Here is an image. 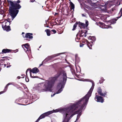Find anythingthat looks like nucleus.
I'll use <instances>...</instances> for the list:
<instances>
[{
	"instance_id": "obj_21",
	"label": "nucleus",
	"mask_w": 122,
	"mask_h": 122,
	"mask_svg": "<svg viewBox=\"0 0 122 122\" xmlns=\"http://www.w3.org/2000/svg\"><path fill=\"white\" fill-rule=\"evenodd\" d=\"M80 61L79 58L77 57L76 56L75 58V64H78Z\"/></svg>"
},
{
	"instance_id": "obj_38",
	"label": "nucleus",
	"mask_w": 122,
	"mask_h": 122,
	"mask_svg": "<svg viewBox=\"0 0 122 122\" xmlns=\"http://www.w3.org/2000/svg\"><path fill=\"white\" fill-rule=\"evenodd\" d=\"M82 16H85V17L86 16V15L85 14H82Z\"/></svg>"
},
{
	"instance_id": "obj_15",
	"label": "nucleus",
	"mask_w": 122,
	"mask_h": 122,
	"mask_svg": "<svg viewBox=\"0 0 122 122\" xmlns=\"http://www.w3.org/2000/svg\"><path fill=\"white\" fill-rule=\"evenodd\" d=\"M84 33L82 30L81 31H79L76 35V36L77 37V36H79L80 37H83L85 34Z\"/></svg>"
},
{
	"instance_id": "obj_26",
	"label": "nucleus",
	"mask_w": 122,
	"mask_h": 122,
	"mask_svg": "<svg viewBox=\"0 0 122 122\" xmlns=\"http://www.w3.org/2000/svg\"><path fill=\"white\" fill-rule=\"evenodd\" d=\"M119 15H120V16L117 17V19L120 18L122 15V8L121 9L120 12L119 13Z\"/></svg>"
},
{
	"instance_id": "obj_1",
	"label": "nucleus",
	"mask_w": 122,
	"mask_h": 122,
	"mask_svg": "<svg viewBox=\"0 0 122 122\" xmlns=\"http://www.w3.org/2000/svg\"><path fill=\"white\" fill-rule=\"evenodd\" d=\"M61 76L62 80L61 81L60 84L61 85V87L56 92V94L60 93L62 91V88L63 85L65 84L67 80V74L65 71L61 68H60L58 71L57 73L54 77L49 78V80L45 82L44 84L40 87V86L38 87V90L41 92H44L50 91L55 81L57 80L58 78Z\"/></svg>"
},
{
	"instance_id": "obj_46",
	"label": "nucleus",
	"mask_w": 122,
	"mask_h": 122,
	"mask_svg": "<svg viewBox=\"0 0 122 122\" xmlns=\"http://www.w3.org/2000/svg\"><path fill=\"white\" fill-rule=\"evenodd\" d=\"M25 34V33L24 32H22V35H23V34Z\"/></svg>"
},
{
	"instance_id": "obj_41",
	"label": "nucleus",
	"mask_w": 122,
	"mask_h": 122,
	"mask_svg": "<svg viewBox=\"0 0 122 122\" xmlns=\"http://www.w3.org/2000/svg\"><path fill=\"white\" fill-rule=\"evenodd\" d=\"M20 78H21L20 77V76H18L17 77V78L18 79H20Z\"/></svg>"
},
{
	"instance_id": "obj_24",
	"label": "nucleus",
	"mask_w": 122,
	"mask_h": 122,
	"mask_svg": "<svg viewBox=\"0 0 122 122\" xmlns=\"http://www.w3.org/2000/svg\"><path fill=\"white\" fill-rule=\"evenodd\" d=\"M117 20V19H113L112 20H110L109 21L111 24H113L116 23V21Z\"/></svg>"
},
{
	"instance_id": "obj_9",
	"label": "nucleus",
	"mask_w": 122,
	"mask_h": 122,
	"mask_svg": "<svg viewBox=\"0 0 122 122\" xmlns=\"http://www.w3.org/2000/svg\"><path fill=\"white\" fill-rule=\"evenodd\" d=\"M18 51V50L17 49L16 50H12L8 49H3L1 53H0V54H3L4 53H6L9 52L13 53V52H16Z\"/></svg>"
},
{
	"instance_id": "obj_17",
	"label": "nucleus",
	"mask_w": 122,
	"mask_h": 122,
	"mask_svg": "<svg viewBox=\"0 0 122 122\" xmlns=\"http://www.w3.org/2000/svg\"><path fill=\"white\" fill-rule=\"evenodd\" d=\"M11 84L10 83H8L5 87V89H4V91H2V92H0V94L4 93L5 91H6L8 87V86L9 85Z\"/></svg>"
},
{
	"instance_id": "obj_19",
	"label": "nucleus",
	"mask_w": 122,
	"mask_h": 122,
	"mask_svg": "<svg viewBox=\"0 0 122 122\" xmlns=\"http://www.w3.org/2000/svg\"><path fill=\"white\" fill-rule=\"evenodd\" d=\"M87 45L88 47H89L90 49H92V44L93 43V42L92 41H91L90 42H88L87 41L86 42Z\"/></svg>"
},
{
	"instance_id": "obj_6",
	"label": "nucleus",
	"mask_w": 122,
	"mask_h": 122,
	"mask_svg": "<svg viewBox=\"0 0 122 122\" xmlns=\"http://www.w3.org/2000/svg\"><path fill=\"white\" fill-rule=\"evenodd\" d=\"M97 92L99 95L104 97L107 96V92L106 91H103L102 89L100 87H99L98 88Z\"/></svg>"
},
{
	"instance_id": "obj_31",
	"label": "nucleus",
	"mask_w": 122,
	"mask_h": 122,
	"mask_svg": "<svg viewBox=\"0 0 122 122\" xmlns=\"http://www.w3.org/2000/svg\"><path fill=\"white\" fill-rule=\"evenodd\" d=\"M51 31L53 32V34H55L56 32V31L54 29L51 30Z\"/></svg>"
},
{
	"instance_id": "obj_8",
	"label": "nucleus",
	"mask_w": 122,
	"mask_h": 122,
	"mask_svg": "<svg viewBox=\"0 0 122 122\" xmlns=\"http://www.w3.org/2000/svg\"><path fill=\"white\" fill-rule=\"evenodd\" d=\"M77 25H78L79 26H81L83 28H85V24L81 22L80 21H77L73 25V28L72 30H75Z\"/></svg>"
},
{
	"instance_id": "obj_12",
	"label": "nucleus",
	"mask_w": 122,
	"mask_h": 122,
	"mask_svg": "<svg viewBox=\"0 0 122 122\" xmlns=\"http://www.w3.org/2000/svg\"><path fill=\"white\" fill-rule=\"evenodd\" d=\"M32 35L33 34L32 33H26L25 34V37L27 38H29V39H27L26 40L28 41H29L30 40H29V39H32L33 38V37L32 36Z\"/></svg>"
},
{
	"instance_id": "obj_51",
	"label": "nucleus",
	"mask_w": 122,
	"mask_h": 122,
	"mask_svg": "<svg viewBox=\"0 0 122 122\" xmlns=\"http://www.w3.org/2000/svg\"><path fill=\"white\" fill-rule=\"evenodd\" d=\"M42 64H40V66H41L42 65Z\"/></svg>"
},
{
	"instance_id": "obj_35",
	"label": "nucleus",
	"mask_w": 122,
	"mask_h": 122,
	"mask_svg": "<svg viewBox=\"0 0 122 122\" xmlns=\"http://www.w3.org/2000/svg\"><path fill=\"white\" fill-rule=\"evenodd\" d=\"M84 45V44H82L81 43H80V46L81 47H82Z\"/></svg>"
},
{
	"instance_id": "obj_7",
	"label": "nucleus",
	"mask_w": 122,
	"mask_h": 122,
	"mask_svg": "<svg viewBox=\"0 0 122 122\" xmlns=\"http://www.w3.org/2000/svg\"><path fill=\"white\" fill-rule=\"evenodd\" d=\"M97 93L95 94L96 96L95 98V100L97 102L103 103L104 101V98L102 96L97 95Z\"/></svg>"
},
{
	"instance_id": "obj_43",
	"label": "nucleus",
	"mask_w": 122,
	"mask_h": 122,
	"mask_svg": "<svg viewBox=\"0 0 122 122\" xmlns=\"http://www.w3.org/2000/svg\"><path fill=\"white\" fill-rule=\"evenodd\" d=\"M4 60H3V59H1L0 60V61H4Z\"/></svg>"
},
{
	"instance_id": "obj_5",
	"label": "nucleus",
	"mask_w": 122,
	"mask_h": 122,
	"mask_svg": "<svg viewBox=\"0 0 122 122\" xmlns=\"http://www.w3.org/2000/svg\"><path fill=\"white\" fill-rule=\"evenodd\" d=\"M28 70L30 71V76L32 78H36V77L37 76H32L31 74V72H32V73H37L39 72V70L37 67H35L32 69H28L27 70L26 72V75H27V72L28 71Z\"/></svg>"
},
{
	"instance_id": "obj_22",
	"label": "nucleus",
	"mask_w": 122,
	"mask_h": 122,
	"mask_svg": "<svg viewBox=\"0 0 122 122\" xmlns=\"http://www.w3.org/2000/svg\"><path fill=\"white\" fill-rule=\"evenodd\" d=\"M70 4L71 6L70 7L71 10H74L75 8V6L74 4L71 2H70Z\"/></svg>"
},
{
	"instance_id": "obj_48",
	"label": "nucleus",
	"mask_w": 122,
	"mask_h": 122,
	"mask_svg": "<svg viewBox=\"0 0 122 122\" xmlns=\"http://www.w3.org/2000/svg\"><path fill=\"white\" fill-rule=\"evenodd\" d=\"M3 59L4 60V61L5 60V59Z\"/></svg>"
},
{
	"instance_id": "obj_3",
	"label": "nucleus",
	"mask_w": 122,
	"mask_h": 122,
	"mask_svg": "<svg viewBox=\"0 0 122 122\" xmlns=\"http://www.w3.org/2000/svg\"><path fill=\"white\" fill-rule=\"evenodd\" d=\"M79 101H78L77 102H76L75 103L73 104L72 105L70 106L68 108V109L70 110V111H74L76 110L78 107H80V108L78 110L75 112L73 113L70 116L71 117H72L74 115L78 114L79 113L81 112V110L83 109L84 106L85 105L86 106L87 104H86L85 102H80V104H78V105L77 107H76L77 106H76L75 107H71L74 104H77L78 103Z\"/></svg>"
},
{
	"instance_id": "obj_36",
	"label": "nucleus",
	"mask_w": 122,
	"mask_h": 122,
	"mask_svg": "<svg viewBox=\"0 0 122 122\" xmlns=\"http://www.w3.org/2000/svg\"><path fill=\"white\" fill-rule=\"evenodd\" d=\"M25 75L24 74H22L21 75V76H22V77H21L22 78H23L24 77Z\"/></svg>"
},
{
	"instance_id": "obj_47",
	"label": "nucleus",
	"mask_w": 122,
	"mask_h": 122,
	"mask_svg": "<svg viewBox=\"0 0 122 122\" xmlns=\"http://www.w3.org/2000/svg\"><path fill=\"white\" fill-rule=\"evenodd\" d=\"M57 14H58V13H55V15H57Z\"/></svg>"
},
{
	"instance_id": "obj_34",
	"label": "nucleus",
	"mask_w": 122,
	"mask_h": 122,
	"mask_svg": "<svg viewBox=\"0 0 122 122\" xmlns=\"http://www.w3.org/2000/svg\"><path fill=\"white\" fill-rule=\"evenodd\" d=\"M120 4V2L118 1L116 3V5L117 6L119 5Z\"/></svg>"
},
{
	"instance_id": "obj_50",
	"label": "nucleus",
	"mask_w": 122,
	"mask_h": 122,
	"mask_svg": "<svg viewBox=\"0 0 122 122\" xmlns=\"http://www.w3.org/2000/svg\"><path fill=\"white\" fill-rule=\"evenodd\" d=\"M4 65H5V67L6 66V65L5 64Z\"/></svg>"
},
{
	"instance_id": "obj_44",
	"label": "nucleus",
	"mask_w": 122,
	"mask_h": 122,
	"mask_svg": "<svg viewBox=\"0 0 122 122\" xmlns=\"http://www.w3.org/2000/svg\"><path fill=\"white\" fill-rule=\"evenodd\" d=\"M99 83L100 84H101V83H102V82H101L100 81Z\"/></svg>"
},
{
	"instance_id": "obj_37",
	"label": "nucleus",
	"mask_w": 122,
	"mask_h": 122,
	"mask_svg": "<svg viewBox=\"0 0 122 122\" xmlns=\"http://www.w3.org/2000/svg\"><path fill=\"white\" fill-rule=\"evenodd\" d=\"M60 80V82L59 83V84L58 85L57 87H58L59 86H61V84H60V82L61 80Z\"/></svg>"
},
{
	"instance_id": "obj_23",
	"label": "nucleus",
	"mask_w": 122,
	"mask_h": 122,
	"mask_svg": "<svg viewBox=\"0 0 122 122\" xmlns=\"http://www.w3.org/2000/svg\"><path fill=\"white\" fill-rule=\"evenodd\" d=\"M45 31L46 32L47 36H49L51 35V31L49 29H47L45 30Z\"/></svg>"
},
{
	"instance_id": "obj_13",
	"label": "nucleus",
	"mask_w": 122,
	"mask_h": 122,
	"mask_svg": "<svg viewBox=\"0 0 122 122\" xmlns=\"http://www.w3.org/2000/svg\"><path fill=\"white\" fill-rule=\"evenodd\" d=\"M2 26L3 29L4 30H5L7 31H9L11 30L10 27L9 25H2Z\"/></svg>"
},
{
	"instance_id": "obj_40",
	"label": "nucleus",
	"mask_w": 122,
	"mask_h": 122,
	"mask_svg": "<svg viewBox=\"0 0 122 122\" xmlns=\"http://www.w3.org/2000/svg\"><path fill=\"white\" fill-rule=\"evenodd\" d=\"M84 34H84V36L85 37H86V33H84Z\"/></svg>"
},
{
	"instance_id": "obj_27",
	"label": "nucleus",
	"mask_w": 122,
	"mask_h": 122,
	"mask_svg": "<svg viewBox=\"0 0 122 122\" xmlns=\"http://www.w3.org/2000/svg\"><path fill=\"white\" fill-rule=\"evenodd\" d=\"M89 39H91V40H92V41L94 42V41H95L96 40L95 37L94 36L89 37Z\"/></svg>"
},
{
	"instance_id": "obj_18",
	"label": "nucleus",
	"mask_w": 122,
	"mask_h": 122,
	"mask_svg": "<svg viewBox=\"0 0 122 122\" xmlns=\"http://www.w3.org/2000/svg\"><path fill=\"white\" fill-rule=\"evenodd\" d=\"M45 117L44 114V113L43 114L40 116L37 120L35 122H38L40 119L44 118Z\"/></svg>"
},
{
	"instance_id": "obj_25",
	"label": "nucleus",
	"mask_w": 122,
	"mask_h": 122,
	"mask_svg": "<svg viewBox=\"0 0 122 122\" xmlns=\"http://www.w3.org/2000/svg\"><path fill=\"white\" fill-rule=\"evenodd\" d=\"M117 8H116V7H114L113 8H112L110 10V11L112 12H113L114 11H116L117 10Z\"/></svg>"
},
{
	"instance_id": "obj_16",
	"label": "nucleus",
	"mask_w": 122,
	"mask_h": 122,
	"mask_svg": "<svg viewBox=\"0 0 122 122\" xmlns=\"http://www.w3.org/2000/svg\"><path fill=\"white\" fill-rule=\"evenodd\" d=\"M61 54L60 53H59L52 55L51 56H49L48 57V58L49 60H51L52 58H53L55 57L58 56Z\"/></svg>"
},
{
	"instance_id": "obj_20",
	"label": "nucleus",
	"mask_w": 122,
	"mask_h": 122,
	"mask_svg": "<svg viewBox=\"0 0 122 122\" xmlns=\"http://www.w3.org/2000/svg\"><path fill=\"white\" fill-rule=\"evenodd\" d=\"M53 113V112L52 111H50L48 112H45L44 114L45 116H47Z\"/></svg>"
},
{
	"instance_id": "obj_53",
	"label": "nucleus",
	"mask_w": 122,
	"mask_h": 122,
	"mask_svg": "<svg viewBox=\"0 0 122 122\" xmlns=\"http://www.w3.org/2000/svg\"><path fill=\"white\" fill-rule=\"evenodd\" d=\"M34 76V75H32V76Z\"/></svg>"
},
{
	"instance_id": "obj_10",
	"label": "nucleus",
	"mask_w": 122,
	"mask_h": 122,
	"mask_svg": "<svg viewBox=\"0 0 122 122\" xmlns=\"http://www.w3.org/2000/svg\"><path fill=\"white\" fill-rule=\"evenodd\" d=\"M11 19H10L8 18L7 19H5L4 21L3 22V24L2 25H9L11 22L12 20V17L11 16Z\"/></svg>"
},
{
	"instance_id": "obj_2",
	"label": "nucleus",
	"mask_w": 122,
	"mask_h": 122,
	"mask_svg": "<svg viewBox=\"0 0 122 122\" xmlns=\"http://www.w3.org/2000/svg\"><path fill=\"white\" fill-rule=\"evenodd\" d=\"M20 2V1L19 0L17 1H9V3L10 4V6L9 8V12L10 15L12 17V20H13L18 13V10L21 7V6L19 4Z\"/></svg>"
},
{
	"instance_id": "obj_52",
	"label": "nucleus",
	"mask_w": 122,
	"mask_h": 122,
	"mask_svg": "<svg viewBox=\"0 0 122 122\" xmlns=\"http://www.w3.org/2000/svg\"><path fill=\"white\" fill-rule=\"evenodd\" d=\"M46 27H48V26H46Z\"/></svg>"
},
{
	"instance_id": "obj_4",
	"label": "nucleus",
	"mask_w": 122,
	"mask_h": 122,
	"mask_svg": "<svg viewBox=\"0 0 122 122\" xmlns=\"http://www.w3.org/2000/svg\"><path fill=\"white\" fill-rule=\"evenodd\" d=\"M92 86L88 92L87 94H86L78 102V103H77V104H74L71 107H75L76 106H77L76 107H77L78 105V104H80V102H85L86 104H87L89 98L91 95L92 93L95 85L94 83L92 81Z\"/></svg>"
},
{
	"instance_id": "obj_11",
	"label": "nucleus",
	"mask_w": 122,
	"mask_h": 122,
	"mask_svg": "<svg viewBox=\"0 0 122 122\" xmlns=\"http://www.w3.org/2000/svg\"><path fill=\"white\" fill-rule=\"evenodd\" d=\"M22 47L25 51H29L30 50V48L29 44L28 43H26L22 45Z\"/></svg>"
},
{
	"instance_id": "obj_28",
	"label": "nucleus",
	"mask_w": 122,
	"mask_h": 122,
	"mask_svg": "<svg viewBox=\"0 0 122 122\" xmlns=\"http://www.w3.org/2000/svg\"><path fill=\"white\" fill-rule=\"evenodd\" d=\"M82 110H81V111ZM81 112L79 113L77 115V118L76 119L77 120V119H78L81 116Z\"/></svg>"
},
{
	"instance_id": "obj_29",
	"label": "nucleus",
	"mask_w": 122,
	"mask_h": 122,
	"mask_svg": "<svg viewBox=\"0 0 122 122\" xmlns=\"http://www.w3.org/2000/svg\"><path fill=\"white\" fill-rule=\"evenodd\" d=\"M88 25V22L87 20H86V24H85V27H87Z\"/></svg>"
},
{
	"instance_id": "obj_14",
	"label": "nucleus",
	"mask_w": 122,
	"mask_h": 122,
	"mask_svg": "<svg viewBox=\"0 0 122 122\" xmlns=\"http://www.w3.org/2000/svg\"><path fill=\"white\" fill-rule=\"evenodd\" d=\"M68 115V113H66V114H64L63 115L65 117V118L62 122H68L69 120L67 118V116Z\"/></svg>"
},
{
	"instance_id": "obj_39",
	"label": "nucleus",
	"mask_w": 122,
	"mask_h": 122,
	"mask_svg": "<svg viewBox=\"0 0 122 122\" xmlns=\"http://www.w3.org/2000/svg\"><path fill=\"white\" fill-rule=\"evenodd\" d=\"M35 0H30V1L31 2H34Z\"/></svg>"
},
{
	"instance_id": "obj_49",
	"label": "nucleus",
	"mask_w": 122,
	"mask_h": 122,
	"mask_svg": "<svg viewBox=\"0 0 122 122\" xmlns=\"http://www.w3.org/2000/svg\"><path fill=\"white\" fill-rule=\"evenodd\" d=\"M9 67V66H7V68H8V67Z\"/></svg>"
},
{
	"instance_id": "obj_45",
	"label": "nucleus",
	"mask_w": 122,
	"mask_h": 122,
	"mask_svg": "<svg viewBox=\"0 0 122 122\" xmlns=\"http://www.w3.org/2000/svg\"><path fill=\"white\" fill-rule=\"evenodd\" d=\"M55 94H53V96H52L51 95V96H52V97L54 96L55 95Z\"/></svg>"
},
{
	"instance_id": "obj_30",
	"label": "nucleus",
	"mask_w": 122,
	"mask_h": 122,
	"mask_svg": "<svg viewBox=\"0 0 122 122\" xmlns=\"http://www.w3.org/2000/svg\"><path fill=\"white\" fill-rule=\"evenodd\" d=\"M25 81L26 82H28L29 81V79L28 77L27 76V75L25 76Z\"/></svg>"
},
{
	"instance_id": "obj_42",
	"label": "nucleus",
	"mask_w": 122,
	"mask_h": 122,
	"mask_svg": "<svg viewBox=\"0 0 122 122\" xmlns=\"http://www.w3.org/2000/svg\"><path fill=\"white\" fill-rule=\"evenodd\" d=\"M111 26H109V25H107V28H110V27Z\"/></svg>"
},
{
	"instance_id": "obj_33",
	"label": "nucleus",
	"mask_w": 122,
	"mask_h": 122,
	"mask_svg": "<svg viewBox=\"0 0 122 122\" xmlns=\"http://www.w3.org/2000/svg\"><path fill=\"white\" fill-rule=\"evenodd\" d=\"M8 57L5 56V57H2V58H3V59H4L5 58V59H6V60H9V59L8 58Z\"/></svg>"
},
{
	"instance_id": "obj_32",
	"label": "nucleus",
	"mask_w": 122,
	"mask_h": 122,
	"mask_svg": "<svg viewBox=\"0 0 122 122\" xmlns=\"http://www.w3.org/2000/svg\"><path fill=\"white\" fill-rule=\"evenodd\" d=\"M52 111H53V112H57L59 111V110L58 109H56L55 110H53Z\"/></svg>"
}]
</instances>
